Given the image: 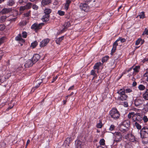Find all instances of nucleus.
<instances>
[{"instance_id": "nucleus-52", "label": "nucleus", "mask_w": 148, "mask_h": 148, "mask_svg": "<svg viewBox=\"0 0 148 148\" xmlns=\"http://www.w3.org/2000/svg\"><path fill=\"white\" fill-rule=\"evenodd\" d=\"M145 34L148 35V29H145V30L142 34V35H144Z\"/></svg>"}, {"instance_id": "nucleus-37", "label": "nucleus", "mask_w": 148, "mask_h": 148, "mask_svg": "<svg viewBox=\"0 0 148 148\" xmlns=\"http://www.w3.org/2000/svg\"><path fill=\"white\" fill-rule=\"evenodd\" d=\"M135 126L138 130H140L141 128V126L136 122L135 123Z\"/></svg>"}, {"instance_id": "nucleus-63", "label": "nucleus", "mask_w": 148, "mask_h": 148, "mask_svg": "<svg viewBox=\"0 0 148 148\" xmlns=\"http://www.w3.org/2000/svg\"><path fill=\"white\" fill-rule=\"evenodd\" d=\"M133 66H132V67H131V68H130L127 71V72H129V71H131L132 69H133Z\"/></svg>"}, {"instance_id": "nucleus-4", "label": "nucleus", "mask_w": 148, "mask_h": 148, "mask_svg": "<svg viewBox=\"0 0 148 148\" xmlns=\"http://www.w3.org/2000/svg\"><path fill=\"white\" fill-rule=\"evenodd\" d=\"M114 141L118 143L120 142L122 140V136L120 132H115L113 134Z\"/></svg>"}, {"instance_id": "nucleus-7", "label": "nucleus", "mask_w": 148, "mask_h": 148, "mask_svg": "<svg viewBox=\"0 0 148 148\" xmlns=\"http://www.w3.org/2000/svg\"><path fill=\"white\" fill-rule=\"evenodd\" d=\"M43 25L44 23H40L39 24L35 23L32 25L31 28L32 29H40Z\"/></svg>"}, {"instance_id": "nucleus-46", "label": "nucleus", "mask_w": 148, "mask_h": 148, "mask_svg": "<svg viewBox=\"0 0 148 148\" xmlns=\"http://www.w3.org/2000/svg\"><path fill=\"white\" fill-rule=\"evenodd\" d=\"M102 126V124L101 122L98 123L97 125V127L98 128H101Z\"/></svg>"}, {"instance_id": "nucleus-33", "label": "nucleus", "mask_w": 148, "mask_h": 148, "mask_svg": "<svg viewBox=\"0 0 148 148\" xmlns=\"http://www.w3.org/2000/svg\"><path fill=\"white\" fill-rule=\"evenodd\" d=\"M5 39V37H3L0 38V46L3 43Z\"/></svg>"}, {"instance_id": "nucleus-57", "label": "nucleus", "mask_w": 148, "mask_h": 148, "mask_svg": "<svg viewBox=\"0 0 148 148\" xmlns=\"http://www.w3.org/2000/svg\"><path fill=\"white\" fill-rule=\"evenodd\" d=\"M121 42H125L126 40L124 38H121Z\"/></svg>"}, {"instance_id": "nucleus-47", "label": "nucleus", "mask_w": 148, "mask_h": 148, "mask_svg": "<svg viewBox=\"0 0 148 148\" xmlns=\"http://www.w3.org/2000/svg\"><path fill=\"white\" fill-rule=\"evenodd\" d=\"M5 27V26L3 25H0V31H2L3 30Z\"/></svg>"}, {"instance_id": "nucleus-43", "label": "nucleus", "mask_w": 148, "mask_h": 148, "mask_svg": "<svg viewBox=\"0 0 148 148\" xmlns=\"http://www.w3.org/2000/svg\"><path fill=\"white\" fill-rule=\"evenodd\" d=\"M22 36L24 38H26L27 36V33L25 32H23L22 33Z\"/></svg>"}, {"instance_id": "nucleus-58", "label": "nucleus", "mask_w": 148, "mask_h": 148, "mask_svg": "<svg viewBox=\"0 0 148 148\" xmlns=\"http://www.w3.org/2000/svg\"><path fill=\"white\" fill-rule=\"evenodd\" d=\"M123 105L124 106V107H128V104L126 102H125L124 103Z\"/></svg>"}, {"instance_id": "nucleus-3", "label": "nucleus", "mask_w": 148, "mask_h": 148, "mask_svg": "<svg viewBox=\"0 0 148 148\" xmlns=\"http://www.w3.org/2000/svg\"><path fill=\"white\" fill-rule=\"evenodd\" d=\"M109 114L111 117L114 119H117L120 116V113L116 108H113L109 112Z\"/></svg>"}, {"instance_id": "nucleus-62", "label": "nucleus", "mask_w": 148, "mask_h": 148, "mask_svg": "<svg viewBox=\"0 0 148 148\" xmlns=\"http://www.w3.org/2000/svg\"><path fill=\"white\" fill-rule=\"evenodd\" d=\"M74 88V86L73 85L69 88L68 89V90H73Z\"/></svg>"}, {"instance_id": "nucleus-59", "label": "nucleus", "mask_w": 148, "mask_h": 148, "mask_svg": "<svg viewBox=\"0 0 148 148\" xmlns=\"http://www.w3.org/2000/svg\"><path fill=\"white\" fill-rule=\"evenodd\" d=\"M148 106H146L144 108V109L145 110V111H148Z\"/></svg>"}, {"instance_id": "nucleus-2", "label": "nucleus", "mask_w": 148, "mask_h": 148, "mask_svg": "<svg viewBox=\"0 0 148 148\" xmlns=\"http://www.w3.org/2000/svg\"><path fill=\"white\" fill-rule=\"evenodd\" d=\"M130 122L129 120L124 121L120 126V131L123 132H126L130 127Z\"/></svg>"}, {"instance_id": "nucleus-17", "label": "nucleus", "mask_w": 148, "mask_h": 148, "mask_svg": "<svg viewBox=\"0 0 148 148\" xmlns=\"http://www.w3.org/2000/svg\"><path fill=\"white\" fill-rule=\"evenodd\" d=\"M15 40L16 41H19L20 42H21L22 43H23L25 41V40L22 38L21 36V34H19L18 36H16L15 37Z\"/></svg>"}, {"instance_id": "nucleus-64", "label": "nucleus", "mask_w": 148, "mask_h": 148, "mask_svg": "<svg viewBox=\"0 0 148 148\" xmlns=\"http://www.w3.org/2000/svg\"><path fill=\"white\" fill-rule=\"evenodd\" d=\"M5 143H2V144L1 145V147H4L5 146Z\"/></svg>"}, {"instance_id": "nucleus-10", "label": "nucleus", "mask_w": 148, "mask_h": 148, "mask_svg": "<svg viewBox=\"0 0 148 148\" xmlns=\"http://www.w3.org/2000/svg\"><path fill=\"white\" fill-rule=\"evenodd\" d=\"M80 9L83 11L87 12L88 9V6L86 3H81L79 6Z\"/></svg>"}, {"instance_id": "nucleus-61", "label": "nucleus", "mask_w": 148, "mask_h": 148, "mask_svg": "<svg viewBox=\"0 0 148 148\" xmlns=\"http://www.w3.org/2000/svg\"><path fill=\"white\" fill-rule=\"evenodd\" d=\"M137 85V83L135 82H134L132 84V85L133 86H136Z\"/></svg>"}, {"instance_id": "nucleus-22", "label": "nucleus", "mask_w": 148, "mask_h": 148, "mask_svg": "<svg viewBox=\"0 0 148 148\" xmlns=\"http://www.w3.org/2000/svg\"><path fill=\"white\" fill-rule=\"evenodd\" d=\"M135 112H130L127 115V117L129 119H131L132 117V119L133 118L135 117Z\"/></svg>"}, {"instance_id": "nucleus-5", "label": "nucleus", "mask_w": 148, "mask_h": 148, "mask_svg": "<svg viewBox=\"0 0 148 148\" xmlns=\"http://www.w3.org/2000/svg\"><path fill=\"white\" fill-rule=\"evenodd\" d=\"M140 134L142 138H146V135L148 134V129L145 127H143L140 131Z\"/></svg>"}, {"instance_id": "nucleus-1", "label": "nucleus", "mask_w": 148, "mask_h": 148, "mask_svg": "<svg viewBox=\"0 0 148 148\" xmlns=\"http://www.w3.org/2000/svg\"><path fill=\"white\" fill-rule=\"evenodd\" d=\"M117 93L119 94L118 100L122 101H125L127 98L128 96L125 94V90L124 89H120L117 91Z\"/></svg>"}, {"instance_id": "nucleus-21", "label": "nucleus", "mask_w": 148, "mask_h": 148, "mask_svg": "<svg viewBox=\"0 0 148 148\" xmlns=\"http://www.w3.org/2000/svg\"><path fill=\"white\" fill-rule=\"evenodd\" d=\"M143 95V98L144 99L148 100V89L146 90Z\"/></svg>"}, {"instance_id": "nucleus-48", "label": "nucleus", "mask_w": 148, "mask_h": 148, "mask_svg": "<svg viewBox=\"0 0 148 148\" xmlns=\"http://www.w3.org/2000/svg\"><path fill=\"white\" fill-rule=\"evenodd\" d=\"M31 11L30 10L28 11L26 13L24 14L25 16L28 17L29 16L30 13Z\"/></svg>"}, {"instance_id": "nucleus-29", "label": "nucleus", "mask_w": 148, "mask_h": 148, "mask_svg": "<svg viewBox=\"0 0 148 148\" xmlns=\"http://www.w3.org/2000/svg\"><path fill=\"white\" fill-rule=\"evenodd\" d=\"M116 46H117L113 44V48L112 49L111 53V55H112L113 53L115 52L116 49Z\"/></svg>"}, {"instance_id": "nucleus-39", "label": "nucleus", "mask_w": 148, "mask_h": 148, "mask_svg": "<svg viewBox=\"0 0 148 148\" xmlns=\"http://www.w3.org/2000/svg\"><path fill=\"white\" fill-rule=\"evenodd\" d=\"M40 80V81L39 82H37V85H36L33 88V89L34 90L35 89V88H37L40 86V84L42 82V81L41 80Z\"/></svg>"}, {"instance_id": "nucleus-19", "label": "nucleus", "mask_w": 148, "mask_h": 148, "mask_svg": "<svg viewBox=\"0 0 148 148\" xmlns=\"http://www.w3.org/2000/svg\"><path fill=\"white\" fill-rule=\"evenodd\" d=\"M102 65V63L100 62H97L95 64L93 67L94 69L99 70V66Z\"/></svg>"}, {"instance_id": "nucleus-30", "label": "nucleus", "mask_w": 148, "mask_h": 148, "mask_svg": "<svg viewBox=\"0 0 148 148\" xmlns=\"http://www.w3.org/2000/svg\"><path fill=\"white\" fill-rule=\"evenodd\" d=\"M145 88V86L142 84H140L138 86V88L140 90H143Z\"/></svg>"}, {"instance_id": "nucleus-13", "label": "nucleus", "mask_w": 148, "mask_h": 148, "mask_svg": "<svg viewBox=\"0 0 148 148\" xmlns=\"http://www.w3.org/2000/svg\"><path fill=\"white\" fill-rule=\"evenodd\" d=\"M40 56L38 54H35L33 56L32 60L35 63L40 59Z\"/></svg>"}, {"instance_id": "nucleus-60", "label": "nucleus", "mask_w": 148, "mask_h": 148, "mask_svg": "<svg viewBox=\"0 0 148 148\" xmlns=\"http://www.w3.org/2000/svg\"><path fill=\"white\" fill-rule=\"evenodd\" d=\"M71 2V1L70 0H67L66 1V3L65 4H67L68 5H69L70 4V3Z\"/></svg>"}, {"instance_id": "nucleus-20", "label": "nucleus", "mask_w": 148, "mask_h": 148, "mask_svg": "<svg viewBox=\"0 0 148 148\" xmlns=\"http://www.w3.org/2000/svg\"><path fill=\"white\" fill-rule=\"evenodd\" d=\"M71 138H67L64 141V144L66 146H69V144Z\"/></svg>"}, {"instance_id": "nucleus-54", "label": "nucleus", "mask_w": 148, "mask_h": 148, "mask_svg": "<svg viewBox=\"0 0 148 148\" xmlns=\"http://www.w3.org/2000/svg\"><path fill=\"white\" fill-rule=\"evenodd\" d=\"M4 53H3L1 51H0V59L2 58V56L3 55Z\"/></svg>"}, {"instance_id": "nucleus-12", "label": "nucleus", "mask_w": 148, "mask_h": 148, "mask_svg": "<svg viewBox=\"0 0 148 148\" xmlns=\"http://www.w3.org/2000/svg\"><path fill=\"white\" fill-rule=\"evenodd\" d=\"M49 40L48 39H46L42 40L40 42V46L41 47H44L49 42Z\"/></svg>"}, {"instance_id": "nucleus-25", "label": "nucleus", "mask_w": 148, "mask_h": 148, "mask_svg": "<svg viewBox=\"0 0 148 148\" xmlns=\"http://www.w3.org/2000/svg\"><path fill=\"white\" fill-rule=\"evenodd\" d=\"M63 38L64 36H62L60 37H59L58 38H57L56 40V43L60 45V42L63 39Z\"/></svg>"}, {"instance_id": "nucleus-44", "label": "nucleus", "mask_w": 148, "mask_h": 148, "mask_svg": "<svg viewBox=\"0 0 148 148\" xmlns=\"http://www.w3.org/2000/svg\"><path fill=\"white\" fill-rule=\"evenodd\" d=\"M142 39L140 38H138L136 41L135 45H138L140 43L141 40Z\"/></svg>"}, {"instance_id": "nucleus-41", "label": "nucleus", "mask_w": 148, "mask_h": 148, "mask_svg": "<svg viewBox=\"0 0 148 148\" xmlns=\"http://www.w3.org/2000/svg\"><path fill=\"white\" fill-rule=\"evenodd\" d=\"M58 14L60 16H63L64 14V12L61 10H58Z\"/></svg>"}, {"instance_id": "nucleus-35", "label": "nucleus", "mask_w": 148, "mask_h": 148, "mask_svg": "<svg viewBox=\"0 0 148 148\" xmlns=\"http://www.w3.org/2000/svg\"><path fill=\"white\" fill-rule=\"evenodd\" d=\"M108 58L109 57L108 56H104L102 60V62H106L108 60Z\"/></svg>"}, {"instance_id": "nucleus-36", "label": "nucleus", "mask_w": 148, "mask_h": 148, "mask_svg": "<svg viewBox=\"0 0 148 148\" xmlns=\"http://www.w3.org/2000/svg\"><path fill=\"white\" fill-rule=\"evenodd\" d=\"M37 42L36 41H35L34 42L32 43L31 45V47H32L33 48H35L37 45Z\"/></svg>"}, {"instance_id": "nucleus-45", "label": "nucleus", "mask_w": 148, "mask_h": 148, "mask_svg": "<svg viewBox=\"0 0 148 148\" xmlns=\"http://www.w3.org/2000/svg\"><path fill=\"white\" fill-rule=\"evenodd\" d=\"M25 9H26L25 6H21L19 10L21 11H23Z\"/></svg>"}, {"instance_id": "nucleus-26", "label": "nucleus", "mask_w": 148, "mask_h": 148, "mask_svg": "<svg viewBox=\"0 0 148 148\" xmlns=\"http://www.w3.org/2000/svg\"><path fill=\"white\" fill-rule=\"evenodd\" d=\"M51 10L50 9H46L44 10V13L45 14L47 15H49V14L51 12Z\"/></svg>"}, {"instance_id": "nucleus-40", "label": "nucleus", "mask_w": 148, "mask_h": 148, "mask_svg": "<svg viewBox=\"0 0 148 148\" xmlns=\"http://www.w3.org/2000/svg\"><path fill=\"white\" fill-rule=\"evenodd\" d=\"M144 76L145 77H146L145 79L148 82V71H147L144 74Z\"/></svg>"}, {"instance_id": "nucleus-34", "label": "nucleus", "mask_w": 148, "mask_h": 148, "mask_svg": "<svg viewBox=\"0 0 148 148\" xmlns=\"http://www.w3.org/2000/svg\"><path fill=\"white\" fill-rule=\"evenodd\" d=\"M25 6L26 9H29L31 8V7L32 6V4L31 3H28Z\"/></svg>"}, {"instance_id": "nucleus-18", "label": "nucleus", "mask_w": 148, "mask_h": 148, "mask_svg": "<svg viewBox=\"0 0 148 148\" xmlns=\"http://www.w3.org/2000/svg\"><path fill=\"white\" fill-rule=\"evenodd\" d=\"M11 9L10 8H3L1 11V13L3 14L8 13L11 11Z\"/></svg>"}, {"instance_id": "nucleus-38", "label": "nucleus", "mask_w": 148, "mask_h": 148, "mask_svg": "<svg viewBox=\"0 0 148 148\" xmlns=\"http://www.w3.org/2000/svg\"><path fill=\"white\" fill-rule=\"evenodd\" d=\"M144 123H146L148 121V118L147 116L145 115L143 117V119Z\"/></svg>"}, {"instance_id": "nucleus-53", "label": "nucleus", "mask_w": 148, "mask_h": 148, "mask_svg": "<svg viewBox=\"0 0 148 148\" xmlns=\"http://www.w3.org/2000/svg\"><path fill=\"white\" fill-rule=\"evenodd\" d=\"M91 75L95 76L96 75L95 74V72L94 70H92L90 72Z\"/></svg>"}, {"instance_id": "nucleus-11", "label": "nucleus", "mask_w": 148, "mask_h": 148, "mask_svg": "<svg viewBox=\"0 0 148 148\" xmlns=\"http://www.w3.org/2000/svg\"><path fill=\"white\" fill-rule=\"evenodd\" d=\"M34 63L32 60H29L26 61L25 64V66L26 67H29L32 66Z\"/></svg>"}, {"instance_id": "nucleus-6", "label": "nucleus", "mask_w": 148, "mask_h": 148, "mask_svg": "<svg viewBox=\"0 0 148 148\" xmlns=\"http://www.w3.org/2000/svg\"><path fill=\"white\" fill-rule=\"evenodd\" d=\"M125 138L130 141L134 142L136 141L134 136L131 134H128L124 136Z\"/></svg>"}, {"instance_id": "nucleus-31", "label": "nucleus", "mask_w": 148, "mask_h": 148, "mask_svg": "<svg viewBox=\"0 0 148 148\" xmlns=\"http://www.w3.org/2000/svg\"><path fill=\"white\" fill-rule=\"evenodd\" d=\"M140 18L143 19L145 17V14L144 12H142L140 13V14L138 15Z\"/></svg>"}, {"instance_id": "nucleus-8", "label": "nucleus", "mask_w": 148, "mask_h": 148, "mask_svg": "<svg viewBox=\"0 0 148 148\" xmlns=\"http://www.w3.org/2000/svg\"><path fill=\"white\" fill-rule=\"evenodd\" d=\"M135 117L133 118L132 119L133 121H140L143 119L142 116L141 115H140V113H135Z\"/></svg>"}, {"instance_id": "nucleus-23", "label": "nucleus", "mask_w": 148, "mask_h": 148, "mask_svg": "<svg viewBox=\"0 0 148 148\" xmlns=\"http://www.w3.org/2000/svg\"><path fill=\"white\" fill-rule=\"evenodd\" d=\"M140 69V66H136L133 68L134 70L133 73H136L138 72Z\"/></svg>"}, {"instance_id": "nucleus-16", "label": "nucleus", "mask_w": 148, "mask_h": 148, "mask_svg": "<svg viewBox=\"0 0 148 148\" xmlns=\"http://www.w3.org/2000/svg\"><path fill=\"white\" fill-rule=\"evenodd\" d=\"M142 99L138 98L135 101V104L136 106H138L139 105L141 104L143 102Z\"/></svg>"}, {"instance_id": "nucleus-27", "label": "nucleus", "mask_w": 148, "mask_h": 148, "mask_svg": "<svg viewBox=\"0 0 148 148\" xmlns=\"http://www.w3.org/2000/svg\"><path fill=\"white\" fill-rule=\"evenodd\" d=\"M14 3V1L13 0H9L7 3V5L9 6H12Z\"/></svg>"}, {"instance_id": "nucleus-51", "label": "nucleus", "mask_w": 148, "mask_h": 148, "mask_svg": "<svg viewBox=\"0 0 148 148\" xmlns=\"http://www.w3.org/2000/svg\"><path fill=\"white\" fill-rule=\"evenodd\" d=\"M114 128V125H112L109 128V130L110 131H112Z\"/></svg>"}, {"instance_id": "nucleus-14", "label": "nucleus", "mask_w": 148, "mask_h": 148, "mask_svg": "<svg viewBox=\"0 0 148 148\" xmlns=\"http://www.w3.org/2000/svg\"><path fill=\"white\" fill-rule=\"evenodd\" d=\"M49 15H47L45 14L43 15L41 18V20L43 22H46L49 20Z\"/></svg>"}, {"instance_id": "nucleus-28", "label": "nucleus", "mask_w": 148, "mask_h": 148, "mask_svg": "<svg viewBox=\"0 0 148 148\" xmlns=\"http://www.w3.org/2000/svg\"><path fill=\"white\" fill-rule=\"evenodd\" d=\"M63 26L64 27V28L66 29L70 26L71 24L69 22H67L65 23Z\"/></svg>"}, {"instance_id": "nucleus-15", "label": "nucleus", "mask_w": 148, "mask_h": 148, "mask_svg": "<svg viewBox=\"0 0 148 148\" xmlns=\"http://www.w3.org/2000/svg\"><path fill=\"white\" fill-rule=\"evenodd\" d=\"M51 0H42L41 1L42 5L44 6L47 5L51 3Z\"/></svg>"}, {"instance_id": "nucleus-24", "label": "nucleus", "mask_w": 148, "mask_h": 148, "mask_svg": "<svg viewBox=\"0 0 148 148\" xmlns=\"http://www.w3.org/2000/svg\"><path fill=\"white\" fill-rule=\"evenodd\" d=\"M7 17L5 15H3L0 17V22L2 23L4 22L6 19Z\"/></svg>"}, {"instance_id": "nucleus-9", "label": "nucleus", "mask_w": 148, "mask_h": 148, "mask_svg": "<svg viewBox=\"0 0 148 148\" xmlns=\"http://www.w3.org/2000/svg\"><path fill=\"white\" fill-rule=\"evenodd\" d=\"M84 143L79 140H77L75 142V148H84Z\"/></svg>"}, {"instance_id": "nucleus-42", "label": "nucleus", "mask_w": 148, "mask_h": 148, "mask_svg": "<svg viewBox=\"0 0 148 148\" xmlns=\"http://www.w3.org/2000/svg\"><path fill=\"white\" fill-rule=\"evenodd\" d=\"M121 38H119L113 43V45H115V46H117L118 45V44L117 42L119 41H121Z\"/></svg>"}, {"instance_id": "nucleus-50", "label": "nucleus", "mask_w": 148, "mask_h": 148, "mask_svg": "<svg viewBox=\"0 0 148 148\" xmlns=\"http://www.w3.org/2000/svg\"><path fill=\"white\" fill-rule=\"evenodd\" d=\"M125 92H126V93H130L132 92V90L131 89L127 88L125 90Z\"/></svg>"}, {"instance_id": "nucleus-55", "label": "nucleus", "mask_w": 148, "mask_h": 148, "mask_svg": "<svg viewBox=\"0 0 148 148\" xmlns=\"http://www.w3.org/2000/svg\"><path fill=\"white\" fill-rule=\"evenodd\" d=\"M69 5L65 4L64 6L65 9L66 10H67L69 8Z\"/></svg>"}, {"instance_id": "nucleus-56", "label": "nucleus", "mask_w": 148, "mask_h": 148, "mask_svg": "<svg viewBox=\"0 0 148 148\" xmlns=\"http://www.w3.org/2000/svg\"><path fill=\"white\" fill-rule=\"evenodd\" d=\"M11 75L10 73L6 75L5 76V78L8 79Z\"/></svg>"}, {"instance_id": "nucleus-49", "label": "nucleus", "mask_w": 148, "mask_h": 148, "mask_svg": "<svg viewBox=\"0 0 148 148\" xmlns=\"http://www.w3.org/2000/svg\"><path fill=\"white\" fill-rule=\"evenodd\" d=\"M32 8L35 10H37L38 9V7L36 5H32Z\"/></svg>"}, {"instance_id": "nucleus-32", "label": "nucleus", "mask_w": 148, "mask_h": 148, "mask_svg": "<svg viewBox=\"0 0 148 148\" xmlns=\"http://www.w3.org/2000/svg\"><path fill=\"white\" fill-rule=\"evenodd\" d=\"M105 140L103 139H101L99 141V143L100 145L104 146L105 145Z\"/></svg>"}]
</instances>
